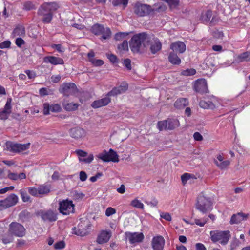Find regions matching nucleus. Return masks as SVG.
Masks as SVG:
<instances>
[{
    "label": "nucleus",
    "instance_id": "nucleus-1",
    "mask_svg": "<svg viewBox=\"0 0 250 250\" xmlns=\"http://www.w3.org/2000/svg\"><path fill=\"white\" fill-rule=\"evenodd\" d=\"M150 41V37L145 33L134 35L130 42V47L134 53H138L145 51L148 46Z\"/></svg>",
    "mask_w": 250,
    "mask_h": 250
},
{
    "label": "nucleus",
    "instance_id": "nucleus-2",
    "mask_svg": "<svg viewBox=\"0 0 250 250\" xmlns=\"http://www.w3.org/2000/svg\"><path fill=\"white\" fill-rule=\"evenodd\" d=\"M211 200L210 198L202 194L198 197L196 204V208L203 213H206L211 209Z\"/></svg>",
    "mask_w": 250,
    "mask_h": 250
},
{
    "label": "nucleus",
    "instance_id": "nucleus-3",
    "mask_svg": "<svg viewBox=\"0 0 250 250\" xmlns=\"http://www.w3.org/2000/svg\"><path fill=\"white\" fill-rule=\"evenodd\" d=\"M211 240L214 243L219 242L221 245L227 244L230 237V232L227 231H211L210 232Z\"/></svg>",
    "mask_w": 250,
    "mask_h": 250
},
{
    "label": "nucleus",
    "instance_id": "nucleus-4",
    "mask_svg": "<svg viewBox=\"0 0 250 250\" xmlns=\"http://www.w3.org/2000/svg\"><path fill=\"white\" fill-rule=\"evenodd\" d=\"M30 145V143L21 144L8 141L5 143V149L11 152H21L28 149Z\"/></svg>",
    "mask_w": 250,
    "mask_h": 250
},
{
    "label": "nucleus",
    "instance_id": "nucleus-5",
    "mask_svg": "<svg viewBox=\"0 0 250 250\" xmlns=\"http://www.w3.org/2000/svg\"><path fill=\"white\" fill-rule=\"evenodd\" d=\"M75 205L72 201L68 199L63 200L59 203L60 212L63 215H69L74 213Z\"/></svg>",
    "mask_w": 250,
    "mask_h": 250
},
{
    "label": "nucleus",
    "instance_id": "nucleus-6",
    "mask_svg": "<svg viewBox=\"0 0 250 250\" xmlns=\"http://www.w3.org/2000/svg\"><path fill=\"white\" fill-rule=\"evenodd\" d=\"M154 10L150 5L146 4L137 3L134 7L135 14L140 17L149 15Z\"/></svg>",
    "mask_w": 250,
    "mask_h": 250
},
{
    "label": "nucleus",
    "instance_id": "nucleus-7",
    "mask_svg": "<svg viewBox=\"0 0 250 250\" xmlns=\"http://www.w3.org/2000/svg\"><path fill=\"white\" fill-rule=\"evenodd\" d=\"M18 202V196L13 193L10 194L5 199L0 200V210H3L15 206Z\"/></svg>",
    "mask_w": 250,
    "mask_h": 250
},
{
    "label": "nucleus",
    "instance_id": "nucleus-8",
    "mask_svg": "<svg viewBox=\"0 0 250 250\" xmlns=\"http://www.w3.org/2000/svg\"><path fill=\"white\" fill-rule=\"evenodd\" d=\"M98 157L104 162L112 161L118 162L119 161V156L113 149H110L108 152L103 151L98 155Z\"/></svg>",
    "mask_w": 250,
    "mask_h": 250
},
{
    "label": "nucleus",
    "instance_id": "nucleus-9",
    "mask_svg": "<svg viewBox=\"0 0 250 250\" xmlns=\"http://www.w3.org/2000/svg\"><path fill=\"white\" fill-rule=\"evenodd\" d=\"M9 231L12 234L19 237L24 236L25 234V229L21 224L13 222L10 224Z\"/></svg>",
    "mask_w": 250,
    "mask_h": 250
},
{
    "label": "nucleus",
    "instance_id": "nucleus-10",
    "mask_svg": "<svg viewBox=\"0 0 250 250\" xmlns=\"http://www.w3.org/2000/svg\"><path fill=\"white\" fill-rule=\"evenodd\" d=\"M125 235L126 240L131 244L140 243L144 238L142 233L126 232Z\"/></svg>",
    "mask_w": 250,
    "mask_h": 250
},
{
    "label": "nucleus",
    "instance_id": "nucleus-11",
    "mask_svg": "<svg viewBox=\"0 0 250 250\" xmlns=\"http://www.w3.org/2000/svg\"><path fill=\"white\" fill-rule=\"evenodd\" d=\"M69 133L71 137L76 140H81L86 135L85 130L80 127L71 128L69 131Z\"/></svg>",
    "mask_w": 250,
    "mask_h": 250
},
{
    "label": "nucleus",
    "instance_id": "nucleus-12",
    "mask_svg": "<svg viewBox=\"0 0 250 250\" xmlns=\"http://www.w3.org/2000/svg\"><path fill=\"white\" fill-rule=\"evenodd\" d=\"M89 227V226L88 224L82 222L78 225L77 228H73L72 233L78 236H84L88 233Z\"/></svg>",
    "mask_w": 250,
    "mask_h": 250
},
{
    "label": "nucleus",
    "instance_id": "nucleus-13",
    "mask_svg": "<svg viewBox=\"0 0 250 250\" xmlns=\"http://www.w3.org/2000/svg\"><path fill=\"white\" fill-rule=\"evenodd\" d=\"M76 90V86L74 83H64L62 84L60 91L65 96H69L74 94Z\"/></svg>",
    "mask_w": 250,
    "mask_h": 250
},
{
    "label": "nucleus",
    "instance_id": "nucleus-14",
    "mask_svg": "<svg viewBox=\"0 0 250 250\" xmlns=\"http://www.w3.org/2000/svg\"><path fill=\"white\" fill-rule=\"evenodd\" d=\"M11 102L12 99L11 98H8L3 109L0 112V119L1 120L7 119L11 113Z\"/></svg>",
    "mask_w": 250,
    "mask_h": 250
},
{
    "label": "nucleus",
    "instance_id": "nucleus-15",
    "mask_svg": "<svg viewBox=\"0 0 250 250\" xmlns=\"http://www.w3.org/2000/svg\"><path fill=\"white\" fill-rule=\"evenodd\" d=\"M128 89V84L125 83H121L119 86L114 87L107 94V96H114L125 92Z\"/></svg>",
    "mask_w": 250,
    "mask_h": 250
},
{
    "label": "nucleus",
    "instance_id": "nucleus-16",
    "mask_svg": "<svg viewBox=\"0 0 250 250\" xmlns=\"http://www.w3.org/2000/svg\"><path fill=\"white\" fill-rule=\"evenodd\" d=\"M194 89L196 92L199 93L208 92L207 82L205 79H198L194 84Z\"/></svg>",
    "mask_w": 250,
    "mask_h": 250
},
{
    "label": "nucleus",
    "instance_id": "nucleus-17",
    "mask_svg": "<svg viewBox=\"0 0 250 250\" xmlns=\"http://www.w3.org/2000/svg\"><path fill=\"white\" fill-rule=\"evenodd\" d=\"M170 48L173 52L183 53L186 50L185 44L181 41H177L170 44Z\"/></svg>",
    "mask_w": 250,
    "mask_h": 250
},
{
    "label": "nucleus",
    "instance_id": "nucleus-18",
    "mask_svg": "<svg viewBox=\"0 0 250 250\" xmlns=\"http://www.w3.org/2000/svg\"><path fill=\"white\" fill-rule=\"evenodd\" d=\"M165 244V240L161 236L153 237L152 241V248L154 250H162Z\"/></svg>",
    "mask_w": 250,
    "mask_h": 250
},
{
    "label": "nucleus",
    "instance_id": "nucleus-19",
    "mask_svg": "<svg viewBox=\"0 0 250 250\" xmlns=\"http://www.w3.org/2000/svg\"><path fill=\"white\" fill-rule=\"evenodd\" d=\"M148 45H150V50L152 54H155L162 48V44L160 41L158 39H151V37Z\"/></svg>",
    "mask_w": 250,
    "mask_h": 250
},
{
    "label": "nucleus",
    "instance_id": "nucleus-20",
    "mask_svg": "<svg viewBox=\"0 0 250 250\" xmlns=\"http://www.w3.org/2000/svg\"><path fill=\"white\" fill-rule=\"evenodd\" d=\"M41 216L42 219L44 221L50 222L55 221L57 219L56 214L51 210L46 211H42L41 212Z\"/></svg>",
    "mask_w": 250,
    "mask_h": 250
},
{
    "label": "nucleus",
    "instance_id": "nucleus-21",
    "mask_svg": "<svg viewBox=\"0 0 250 250\" xmlns=\"http://www.w3.org/2000/svg\"><path fill=\"white\" fill-rule=\"evenodd\" d=\"M58 8V4L55 2H45L41 6L40 9L53 14Z\"/></svg>",
    "mask_w": 250,
    "mask_h": 250
},
{
    "label": "nucleus",
    "instance_id": "nucleus-22",
    "mask_svg": "<svg viewBox=\"0 0 250 250\" xmlns=\"http://www.w3.org/2000/svg\"><path fill=\"white\" fill-rule=\"evenodd\" d=\"M111 237L110 231H102L98 235L97 242L99 244H104L107 242Z\"/></svg>",
    "mask_w": 250,
    "mask_h": 250
},
{
    "label": "nucleus",
    "instance_id": "nucleus-23",
    "mask_svg": "<svg viewBox=\"0 0 250 250\" xmlns=\"http://www.w3.org/2000/svg\"><path fill=\"white\" fill-rule=\"evenodd\" d=\"M43 61L45 63H50L53 65L63 64L64 61L62 59L54 56H46L43 58Z\"/></svg>",
    "mask_w": 250,
    "mask_h": 250
},
{
    "label": "nucleus",
    "instance_id": "nucleus-24",
    "mask_svg": "<svg viewBox=\"0 0 250 250\" xmlns=\"http://www.w3.org/2000/svg\"><path fill=\"white\" fill-rule=\"evenodd\" d=\"M108 97H105L101 99L94 101L91 104L92 107L97 108L107 105L111 101L110 99Z\"/></svg>",
    "mask_w": 250,
    "mask_h": 250
},
{
    "label": "nucleus",
    "instance_id": "nucleus-25",
    "mask_svg": "<svg viewBox=\"0 0 250 250\" xmlns=\"http://www.w3.org/2000/svg\"><path fill=\"white\" fill-rule=\"evenodd\" d=\"M248 216V214H246L243 213H238L236 214H233L230 219V224H238L242 221L246 220Z\"/></svg>",
    "mask_w": 250,
    "mask_h": 250
},
{
    "label": "nucleus",
    "instance_id": "nucleus-26",
    "mask_svg": "<svg viewBox=\"0 0 250 250\" xmlns=\"http://www.w3.org/2000/svg\"><path fill=\"white\" fill-rule=\"evenodd\" d=\"M188 104V102L187 99L181 98L175 101L174 105L176 108L181 109L185 107Z\"/></svg>",
    "mask_w": 250,
    "mask_h": 250
},
{
    "label": "nucleus",
    "instance_id": "nucleus-27",
    "mask_svg": "<svg viewBox=\"0 0 250 250\" xmlns=\"http://www.w3.org/2000/svg\"><path fill=\"white\" fill-rule=\"evenodd\" d=\"M39 14L43 17L42 19V21L44 23H50L52 19V15L51 13H48L46 11L39 9Z\"/></svg>",
    "mask_w": 250,
    "mask_h": 250
},
{
    "label": "nucleus",
    "instance_id": "nucleus-28",
    "mask_svg": "<svg viewBox=\"0 0 250 250\" xmlns=\"http://www.w3.org/2000/svg\"><path fill=\"white\" fill-rule=\"evenodd\" d=\"M12 34L15 37L17 36H24L25 35L24 27L22 25L17 26L13 30Z\"/></svg>",
    "mask_w": 250,
    "mask_h": 250
},
{
    "label": "nucleus",
    "instance_id": "nucleus-29",
    "mask_svg": "<svg viewBox=\"0 0 250 250\" xmlns=\"http://www.w3.org/2000/svg\"><path fill=\"white\" fill-rule=\"evenodd\" d=\"M63 107L65 110L68 111H73L77 110L79 104L74 103H63Z\"/></svg>",
    "mask_w": 250,
    "mask_h": 250
},
{
    "label": "nucleus",
    "instance_id": "nucleus-30",
    "mask_svg": "<svg viewBox=\"0 0 250 250\" xmlns=\"http://www.w3.org/2000/svg\"><path fill=\"white\" fill-rule=\"evenodd\" d=\"M167 121V130H173L180 125L179 122L176 119H168Z\"/></svg>",
    "mask_w": 250,
    "mask_h": 250
},
{
    "label": "nucleus",
    "instance_id": "nucleus-31",
    "mask_svg": "<svg viewBox=\"0 0 250 250\" xmlns=\"http://www.w3.org/2000/svg\"><path fill=\"white\" fill-rule=\"evenodd\" d=\"M168 61L173 64L178 65L181 63V59L176 54L171 52L168 56Z\"/></svg>",
    "mask_w": 250,
    "mask_h": 250
},
{
    "label": "nucleus",
    "instance_id": "nucleus-32",
    "mask_svg": "<svg viewBox=\"0 0 250 250\" xmlns=\"http://www.w3.org/2000/svg\"><path fill=\"white\" fill-rule=\"evenodd\" d=\"M250 60V52H246L239 56H238L235 59V61L237 62H240L244 61H248Z\"/></svg>",
    "mask_w": 250,
    "mask_h": 250
},
{
    "label": "nucleus",
    "instance_id": "nucleus-33",
    "mask_svg": "<svg viewBox=\"0 0 250 250\" xmlns=\"http://www.w3.org/2000/svg\"><path fill=\"white\" fill-rule=\"evenodd\" d=\"M199 105L201 107L205 109H213L215 107L213 103L209 101L201 100L199 102Z\"/></svg>",
    "mask_w": 250,
    "mask_h": 250
},
{
    "label": "nucleus",
    "instance_id": "nucleus-34",
    "mask_svg": "<svg viewBox=\"0 0 250 250\" xmlns=\"http://www.w3.org/2000/svg\"><path fill=\"white\" fill-rule=\"evenodd\" d=\"M212 12L211 11L208 10L205 13H203L201 16V20L204 23L208 22L210 18L212 17Z\"/></svg>",
    "mask_w": 250,
    "mask_h": 250
},
{
    "label": "nucleus",
    "instance_id": "nucleus-35",
    "mask_svg": "<svg viewBox=\"0 0 250 250\" xmlns=\"http://www.w3.org/2000/svg\"><path fill=\"white\" fill-rule=\"evenodd\" d=\"M214 163L216 164V165L221 169H225L226 167H227L230 164V161L229 160H225V161H222L220 162H219L217 160H214Z\"/></svg>",
    "mask_w": 250,
    "mask_h": 250
},
{
    "label": "nucleus",
    "instance_id": "nucleus-36",
    "mask_svg": "<svg viewBox=\"0 0 250 250\" xmlns=\"http://www.w3.org/2000/svg\"><path fill=\"white\" fill-rule=\"evenodd\" d=\"M104 27L101 25L96 24L92 26L91 30L92 33L95 35H101L102 30H104Z\"/></svg>",
    "mask_w": 250,
    "mask_h": 250
},
{
    "label": "nucleus",
    "instance_id": "nucleus-37",
    "mask_svg": "<svg viewBox=\"0 0 250 250\" xmlns=\"http://www.w3.org/2000/svg\"><path fill=\"white\" fill-rule=\"evenodd\" d=\"M130 205L134 208L141 209H143L144 208V204L137 199H135L131 201Z\"/></svg>",
    "mask_w": 250,
    "mask_h": 250
},
{
    "label": "nucleus",
    "instance_id": "nucleus-38",
    "mask_svg": "<svg viewBox=\"0 0 250 250\" xmlns=\"http://www.w3.org/2000/svg\"><path fill=\"white\" fill-rule=\"evenodd\" d=\"M38 191L40 194H46L50 192V187L46 185H42L38 188Z\"/></svg>",
    "mask_w": 250,
    "mask_h": 250
},
{
    "label": "nucleus",
    "instance_id": "nucleus-39",
    "mask_svg": "<svg viewBox=\"0 0 250 250\" xmlns=\"http://www.w3.org/2000/svg\"><path fill=\"white\" fill-rule=\"evenodd\" d=\"M22 201L24 202H31V198L28 195L26 191L24 189H21L20 191Z\"/></svg>",
    "mask_w": 250,
    "mask_h": 250
},
{
    "label": "nucleus",
    "instance_id": "nucleus-40",
    "mask_svg": "<svg viewBox=\"0 0 250 250\" xmlns=\"http://www.w3.org/2000/svg\"><path fill=\"white\" fill-rule=\"evenodd\" d=\"M128 0H113L112 4L114 6H123L124 8L126 6Z\"/></svg>",
    "mask_w": 250,
    "mask_h": 250
},
{
    "label": "nucleus",
    "instance_id": "nucleus-41",
    "mask_svg": "<svg viewBox=\"0 0 250 250\" xmlns=\"http://www.w3.org/2000/svg\"><path fill=\"white\" fill-rule=\"evenodd\" d=\"M111 31L109 28H104V30H102L101 34L102 35V38L103 39H108L111 36Z\"/></svg>",
    "mask_w": 250,
    "mask_h": 250
},
{
    "label": "nucleus",
    "instance_id": "nucleus-42",
    "mask_svg": "<svg viewBox=\"0 0 250 250\" xmlns=\"http://www.w3.org/2000/svg\"><path fill=\"white\" fill-rule=\"evenodd\" d=\"M157 127L160 131H162L164 129H167V121L164 120L158 122Z\"/></svg>",
    "mask_w": 250,
    "mask_h": 250
},
{
    "label": "nucleus",
    "instance_id": "nucleus-43",
    "mask_svg": "<svg viewBox=\"0 0 250 250\" xmlns=\"http://www.w3.org/2000/svg\"><path fill=\"white\" fill-rule=\"evenodd\" d=\"M207 220L208 219L206 218H203L201 220L199 219H195L194 223L200 227H203L207 223Z\"/></svg>",
    "mask_w": 250,
    "mask_h": 250
},
{
    "label": "nucleus",
    "instance_id": "nucleus-44",
    "mask_svg": "<svg viewBox=\"0 0 250 250\" xmlns=\"http://www.w3.org/2000/svg\"><path fill=\"white\" fill-rule=\"evenodd\" d=\"M118 48L121 51L128 50V43L127 41H123V42L121 44L118 45Z\"/></svg>",
    "mask_w": 250,
    "mask_h": 250
},
{
    "label": "nucleus",
    "instance_id": "nucleus-45",
    "mask_svg": "<svg viewBox=\"0 0 250 250\" xmlns=\"http://www.w3.org/2000/svg\"><path fill=\"white\" fill-rule=\"evenodd\" d=\"M181 73L184 76H191L196 73V70L194 69H188L182 71Z\"/></svg>",
    "mask_w": 250,
    "mask_h": 250
},
{
    "label": "nucleus",
    "instance_id": "nucleus-46",
    "mask_svg": "<svg viewBox=\"0 0 250 250\" xmlns=\"http://www.w3.org/2000/svg\"><path fill=\"white\" fill-rule=\"evenodd\" d=\"M93 159H94L93 155L92 154H90L88 155L87 158H79V161L80 162H83L85 163H90L93 161Z\"/></svg>",
    "mask_w": 250,
    "mask_h": 250
},
{
    "label": "nucleus",
    "instance_id": "nucleus-47",
    "mask_svg": "<svg viewBox=\"0 0 250 250\" xmlns=\"http://www.w3.org/2000/svg\"><path fill=\"white\" fill-rule=\"evenodd\" d=\"M28 192L34 196H38L39 194L38 191V188H35L34 187H29L28 188Z\"/></svg>",
    "mask_w": 250,
    "mask_h": 250
},
{
    "label": "nucleus",
    "instance_id": "nucleus-48",
    "mask_svg": "<svg viewBox=\"0 0 250 250\" xmlns=\"http://www.w3.org/2000/svg\"><path fill=\"white\" fill-rule=\"evenodd\" d=\"M62 108L59 104H54L50 105V111L53 112L61 111Z\"/></svg>",
    "mask_w": 250,
    "mask_h": 250
},
{
    "label": "nucleus",
    "instance_id": "nucleus-49",
    "mask_svg": "<svg viewBox=\"0 0 250 250\" xmlns=\"http://www.w3.org/2000/svg\"><path fill=\"white\" fill-rule=\"evenodd\" d=\"M50 111V105L48 103H44L43 105V113L44 115H48Z\"/></svg>",
    "mask_w": 250,
    "mask_h": 250
},
{
    "label": "nucleus",
    "instance_id": "nucleus-50",
    "mask_svg": "<svg viewBox=\"0 0 250 250\" xmlns=\"http://www.w3.org/2000/svg\"><path fill=\"white\" fill-rule=\"evenodd\" d=\"M7 177L11 180L16 181L18 180V174L16 173L11 172L9 170L8 171Z\"/></svg>",
    "mask_w": 250,
    "mask_h": 250
},
{
    "label": "nucleus",
    "instance_id": "nucleus-51",
    "mask_svg": "<svg viewBox=\"0 0 250 250\" xmlns=\"http://www.w3.org/2000/svg\"><path fill=\"white\" fill-rule=\"evenodd\" d=\"M116 212V210L115 209H114L111 207H108L106 209L105 215H106V216L109 217L112 215L115 214Z\"/></svg>",
    "mask_w": 250,
    "mask_h": 250
},
{
    "label": "nucleus",
    "instance_id": "nucleus-52",
    "mask_svg": "<svg viewBox=\"0 0 250 250\" xmlns=\"http://www.w3.org/2000/svg\"><path fill=\"white\" fill-rule=\"evenodd\" d=\"M191 177V175L188 173H185L181 176V180L183 184L184 185L187 183L188 180Z\"/></svg>",
    "mask_w": 250,
    "mask_h": 250
},
{
    "label": "nucleus",
    "instance_id": "nucleus-53",
    "mask_svg": "<svg viewBox=\"0 0 250 250\" xmlns=\"http://www.w3.org/2000/svg\"><path fill=\"white\" fill-rule=\"evenodd\" d=\"M90 62H91L95 66H101L104 64V62L102 60L91 59L90 60Z\"/></svg>",
    "mask_w": 250,
    "mask_h": 250
},
{
    "label": "nucleus",
    "instance_id": "nucleus-54",
    "mask_svg": "<svg viewBox=\"0 0 250 250\" xmlns=\"http://www.w3.org/2000/svg\"><path fill=\"white\" fill-rule=\"evenodd\" d=\"M24 9L27 10H30L35 9L34 5L30 1H28L25 3L24 5Z\"/></svg>",
    "mask_w": 250,
    "mask_h": 250
},
{
    "label": "nucleus",
    "instance_id": "nucleus-55",
    "mask_svg": "<svg viewBox=\"0 0 250 250\" xmlns=\"http://www.w3.org/2000/svg\"><path fill=\"white\" fill-rule=\"evenodd\" d=\"M162 218L165 219L167 221H170L171 220V217L169 213L167 212H163L160 214Z\"/></svg>",
    "mask_w": 250,
    "mask_h": 250
},
{
    "label": "nucleus",
    "instance_id": "nucleus-56",
    "mask_svg": "<svg viewBox=\"0 0 250 250\" xmlns=\"http://www.w3.org/2000/svg\"><path fill=\"white\" fill-rule=\"evenodd\" d=\"M13 239L12 236L8 235L3 237L2 238V242L5 244L12 242Z\"/></svg>",
    "mask_w": 250,
    "mask_h": 250
},
{
    "label": "nucleus",
    "instance_id": "nucleus-57",
    "mask_svg": "<svg viewBox=\"0 0 250 250\" xmlns=\"http://www.w3.org/2000/svg\"><path fill=\"white\" fill-rule=\"evenodd\" d=\"M65 247V244L63 241H59L55 243L54 247L55 249H61Z\"/></svg>",
    "mask_w": 250,
    "mask_h": 250
},
{
    "label": "nucleus",
    "instance_id": "nucleus-58",
    "mask_svg": "<svg viewBox=\"0 0 250 250\" xmlns=\"http://www.w3.org/2000/svg\"><path fill=\"white\" fill-rule=\"evenodd\" d=\"M11 42L9 41H5L0 43V48L1 49L8 48L10 47Z\"/></svg>",
    "mask_w": 250,
    "mask_h": 250
},
{
    "label": "nucleus",
    "instance_id": "nucleus-59",
    "mask_svg": "<svg viewBox=\"0 0 250 250\" xmlns=\"http://www.w3.org/2000/svg\"><path fill=\"white\" fill-rule=\"evenodd\" d=\"M193 137L196 141H201L203 140V137L202 135L198 132H196L194 133Z\"/></svg>",
    "mask_w": 250,
    "mask_h": 250
},
{
    "label": "nucleus",
    "instance_id": "nucleus-60",
    "mask_svg": "<svg viewBox=\"0 0 250 250\" xmlns=\"http://www.w3.org/2000/svg\"><path fill=\"white\" fill-rule=\"evenodd\" d=\"M124 65L128 70H131V61L129 59H126L124 60Z\"/></svg>",
    "mask_w": 250,
    "mask_h": 250
},
{
    "label": "nucleus",
    "instance_id": "nucleus-61",
    "mask_svg": "<svg viewBox=\"0 0 250 250\" xmlns=\"http://www.w3.org/2000/svg\"><path fill=\"white\" fill-rule=\"evenodd\" d=\"M87 178V176L86 173L83 171H81L80 172V179L81 181L83 182L85 181Z\"/></svg>",
    "mask_w": 250,
    "mask_h": 250
},
{
    "label": "nucleus",
    "instance_id": "nucleus-62",
    "mask_svg": "<svg viewBox=\"0 0 250 250\" xmlns=\"http://www.w3.org/2000/svg\"><path fill=\"white\" fill-rule=\"evenodd\" d=\"M15 43L18 47H21L22 45L24 44L25 42L21 38H17L16 40Z\"/></svg>",
    "mask_w": 250,
    "mask_h": 250
},
{
    "label": "nucleus",
    "instance_id": "nucleus-63",
    "mask_svg": "<svg viewBox=\"0 0 250 250\" xmlns=\"http://www.w3.org/2000/svg\"><path fill=\"white\" fill-rule=\"evenodd\" d=\"M213 36L217 39L222 38L223 36V33L221 31L218 30L215 31L213 33Z\"/></svg>",
    "mask_w": 250,
    "mask_h": 250
},
{
    "label": "nucleus",
    "instance_id": "nucleus-64",
    "mask_svg": "<svg viewBox=\"0 0 250 250\" xmlns=\"http://www.w3.org/2000/svg\"><path fill=\"white\" fill-rule=\"evenodd\" d=\"M196 250H206V248L203 244L198 243L196 244Z\"/></svg>",
    "mask_w": 250,
    "mask_h": 250
}]
</instances>
